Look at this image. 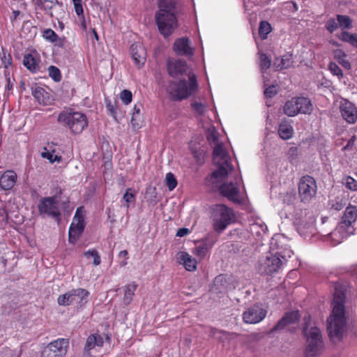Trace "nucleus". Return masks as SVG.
I'll return each mask as SVG.
<instances>
[{"label":"nucleus","mask_w":357,"mask_h":357,"mask_svg":"<svg viewBox=\"0 0 357 357\" xmlns=\"http://www.w3.org/2000/svg\"><path fill=\"white\" fill-rule=\"evenodd\" d=\"M167 70L170 76L177 77L179 75H186L188 80L180 79L179 82H169L167 91L173 100L181 101L187 99L194 94L198 89L195 75L188 68L185 61L180 59H168Z\"/></svg>","instance_id":"1"},{"label":"nucleus","mask_w":357,"mask_h":357,"mask_svg":"<svg viewBox=\"0 0 357 357\" xmlns=\"http://www.w3.org/2000/svg\"><path fill=\"white\" fill-rule=\"evenodd\" d=\"M158 8L155 22L160 34L167 38L178 28L182 5L180 0H158Z\"/></svg>","instance_id":"2"},{"label":"nucleus","mask_w":357,"mask_h":357,"mask_svg":"<svg viewBox=\"0 0 357 357\" xmlns=\"http://www.w3.org/2000/svg\"><path fill=\"white\" fill-rule=\"evenodd\" d=\"M344 299L345 296L342 291H335L332 303L333 310L327 320L328 335L334 342L342 338L346 328Z\"/></svg>","instance_id":"3"},{"label":"nucleus","mask_w":357,"mask_h":357,"mask_svg":"<svg viewBox=\"0 0 357 357\" xmlns=\"http://www.w3.org/2000/svg\"><path fill=\"white\" fill-rule=\"evenodd\" d=\"M211 210L213 228L217 233L220 234L232 222L234 219V212L225 204H215Z\"/></svg>","instance_id":"4"},{"label":"nucleus","mask_w":357,"mask_h":357,"mask_svg":"<svg viewBox=\"0 0 357 357\" xmlns=\"http://www.w3.org/2000/svg\"><path fill=\"white\" fill-rule=\"evenodd\" d=\"M57 121L75 134L81 133L88 126L86 116L78 112H63L59 115Z\"/></svg>","instance_id":"5"},{"label":"nucleus","mask_w":357,"mask_h":357,"mask_svg":"<svg viewBox=\"0 0 357 357\" xmlns=\"http://www.w3.org/2000/svg\"><path fill=\"white\" fill-rule=\"evenodd\" d=\"M213 162L218 166V169L213 172L212 176L214 178L225 177L229 171L233 170V167L230 164V157L225 151L222 144H217L213 149Z\"/></svg>","instance_id":"6"},{"label":"nucleus","mask_w":357,"mask_h":357,"mask_svg":"<svg viewBox=\"0 0 357 357\" xmlns=\"http://www.w3.org/2000/svg\"><path fill=\"white\" fill-rule=\"evenodd\" d=\"M89 292L83 288L73 289L59 296L57 303L59 305L68 306L75 305L77 307H82L87 302Z\"/></svg>","instance_id":"7"},{"label":"nucleus","mask_w":357,"mask_h":357,"mask_svg":"<svg viewBox=\"0 0 357 357\" xmlns=\"http://www.w3.org/2000/svg\"><path fill=\"white\" fill-rule=\"evenodd\" d=\"M312 109L311 101L303 97L291 98L283 107V112L289 116H294L299 113L310 114Z\"/></svg>","instance_id":"8"},{"label":"nucleus","mask_w":357,"mask_h":357,"mask_svg":"<svg viewBox=\"0 0 357 357\" xmlns=\"http://www.w3.org/2000/svg\"><path fill=\"white\" fill-rule=\"evenodd\" d=\"M356 219L357 208L355 206L350 204L347 207L340 224L332 235L335 236L337 233H342L344 236L354 234L356 230L354 225Z\"/></svg>","instance_id":"9"},{"label":"nucleus","mask_w":357,"mask_h":357,"mask_svg":"<svg viewBox=\"0 0 357 357\" xmlns=\"http://www.w3.org/2000/svg\"><path fill=\"white\" fill-rule=\"evenodd\" d=\"M284 266V261L276 254L268 253L258 263L257 270L261 275H271Z\"/></svg>","instance_id":"10"},{"label":"nucleus","mask_w":357,"mask_h":357,"mask_svg":"<svg viewBox=\"0 0 357 357\" xmlns=\"http://www.w3.org/2000/svg\"><path fill=\"white\" fill-rule=\"evenodd\" d=\"M298 195L302 202H310L316 195L317 185L315 179L308 175L301 178L298 183Z\"/></svg>","instance_id":"11"},{"label":"nucleus","mask_w":357,"mask_h":357,"mask_svg":"<svg viewBox=\"0 0 357 357\" xmlns=\"http://www.w3.org/2000/svg\"><path fill=\"white\" fill-rule=\"evenodd\" d=\"M83 208L82 206L77 208L69 229L68 241L72 244H75L77 242L85 227L84 218L82 215Z\"/></svg>","instance_id":"12"},{"label":"nucleus","mask_w":357,"mask_h":357,"mask_svg":"<svg viewBox=\"0 0 357 357\" xmlns=\"http://www.w3.org/2000/svg\"><path fill=\"white\" fill-rule=\"evenodd\" d=\"M68 340L59 338L52 341L43 349L41 357H64L68 347Z\"/></svg>","instance_id":"13"},{"label":"nucleus","mask_w":357,"mask_h":357,"mask_svg":"<svg viewBox=\"0 0 357 357\" xmlns=\"http://www.w3.org/2000/svg\"><path fill=\"white\" fill-rule=\"evenodd\" d=\"M38 211L41 215H47L53 218H59L61 215L56 197H45L40 200L38 204Z\"/></svg>","instance_id":"14"},{"label":"nucleus","mask_w":357,"mask_h":357,"mask_svg":"<svg viewBox=\"0 0 357 357\" xmlns=\"http://www.w3.org/2000/svg\"><path fill=\"white\" fill-rule=\"evenodd\" d=\"M266 315V310L260 305H254L243 313V319L246 324H257L261 321Z\"/></svg>","instance_id":"15"},{"label":"nucleus","mask_w":357,"mask_h":357,"mask_svg":"<svg viewBox=\"0 0 357 357\" xmlns=\"http://www.w3.org/2000/svg\"><path fill=\"white\" fill-rule=\"evenodd\" d=\"M220 193L233 202H238L239 190L237 179L235 183H224L220 187Z\"/></svg>","instance_id":"16"},{"label":"nucleus","mask_w":357,"mask_h":357,"mask_svg":"<svg viewBox=\"0 0 357 357\" xmlns=\"http://www.w3.org/2000/svg\"><path fill=\"white\" fill-rule=\"evenodd\" d=\"M132 58L135 64L139 67L144 66L146 59V52L142 44L135 43L130 47Z\"/></svg>","instance_id":"17"},{"label":"nucleus","mask_w":357,"mask_h":357,"mask_svg":"<svg viewBox=\"0 0 357 357\" xmlns=\"http://www.w3.org/2000/svg\"><path fill=\"white\" fill-rule=\"evenodd\" d=\"M32 3L40 9L44 10L47 15L53 17V10L58 6L62 7V3H59L58 0H32Z\"/></svg>","instance_id":"18"},{"label":"nucleus","mask_w":357,"mask_h":357,"mask_svg":"<svg viewBox=\"0 0 357 357\" xmlns=\"http://www.w3.org/2000/svg\"><path fill=\"white\" fill-rule=\"evenodd\" d=\"M173 49L178 55L191 56L193 54V50L190 46V40L188 38L176 39L174 43Z\"/></svg>","instance_id":"19"},{"label":"nucleus","mask_w":357,"mask_h":357,"mask_svg":"<svg viewBox=\"0 0 357 357\" xmlns=\"http://www.w3.org/2000/svg\"><path fill=\"white\" fill-rule=\"evenodd\" d=\"M324 343L322 339L315 340L310 339L307 341L305 349V357H316L321 354L323 351Z\"/></svg>","instance_id":"20"},{"label":"nucleus","mask_w":357,"mask_h":357,"mask_svg":"<svg viewBox=\"0 0 357 357\" xmlns=\"http://www.w3.org/2000/svg\"><path fill=\"white\" fill-rule=\"evenodd\" d=\"M300 318L298 311H291L287 312L284 316L278 321L277 324L273 328L272 331H278L284 328L287 326L296 323Z\"/></svg>","instance_id":"21"},{"label":"nucleus","mask_w":357,"mask_h":357,"mask_svg":"<svg viewBox=\"0 0 357 357\" xmlns=\"http://www.w3.org/2000/svg\"><path fill=\"white\" fill-rule=\"evenodd\" d=\"M17 174L13 170L6 171L0 177V187L3 190L12 189L17 181Z\"/></svg>","instance_id":"22"},{"label":"nucleus","mask_w":357,"mask_h":357,"mask_svg":"<svg viewBox=\"0 0 357 357\" xmlns=\"http://www.w3.org/2000/svg\"><path fill=\"white\" fill-rule=\"evenodd\" d=\"M32 95L37 102L43 105H50L53 101V98L50 93L40 86L33 88Z\"/></svg>","instance_id":"23"},{"label":"nucleus","mask_w":357,"mask_h":357,"mask_svg":"<svg viewBox=\"0 0 357 357\" xmlns=\"http://www.w3.org/2000/svg\"><path fill=\"white\" fill-rule=\"evenodd\" d=\"M342 117L349 123H354L357 119V110L350 102H345L341 106Z\"/></svg>","instance_id":"24"},{"label":"nucleus","mask_w":357,"mask_h":357,"mask_svg":"<svg viewBox=\"0 0 357 357\" xmlns=\"http://www.w3.org/2000/svg\"><path fill=\"white\" fill-rule=\"evenodd\" d=\"M103 342V338L100 335L96 333L89 335L86 341L83 357H90L89 351L96 347H102Z\"/></svg>","instance_id":"25"},{"label":"nucleus","mask_w":357,"mask_h":357,"mask_svg":"<svg viewBox=\"0 0 357 357\" xmlns=\"http://www.w3.org/2000/svg\"><path fill=\"white\" fill-rule=\"evenodd\" d=\"M179 262L183 264L188 271H193L197 268V261L191 255L185 252H180L178 254Z\"/></svg>","instance_id":"26"},{"label":"nucleus","mask_w":357,"mask_h":357,"mask_svg":"<svg viewBox=\"0 0 357 357\" xmlns=\"http://www.w3.org/2000/svg\"><path fill=\"white\" fill-rule=\"evenodd\" d=\"M294 61L291 54H285L282 58H275L273 66L275 70L279 71L292 66Z\"/></svg>","instance_id":"27"},{"label":"nucleus","mask_w":357,"mask_h":357,"mask_svg":"<svg viewBox=\"0 0 357 357\" xmlns=\"http://www.w3.org/2000/svg\"><path fill=\"white\" fill-rule=\"evenodd\" d=\"M294 129L290 123L284 119L281 121L278 128V135L283 139H289L292 137Z\"/></svg>","instance_id":"28"},{"label":"nucleus","mask_w":357,"mask_h":357,"mask_svg":"<svg viewBox=\"0 0 357 357\" xmlns=\"http://www.w3.org/2000/svg\"><path fill=\"white\" fill-rule=\"evenodd\" d=\"M214 243L215 242L213 241L210 240H205L201 242L195 248L194 253L200 259H203L206 256L209 250L212 248Z\"/></svg>","instance_id":"29"},{"label":"nucleus","mask_w":357,"mask_h":357,"mask_svg":"<svg viewBox=\"0 0 357 357\" xmlns=\"http://www.w3.org/2000/svg\"><path fill=\"white\" fill-rule=\"evenodd\" d=\"M303 333L306 337V340L309 341L310 339L317 340V339H322V335L321 333V331L317 326H311L308 323H305V326L303 328Z\"/></svg>","instance_id":"30"},{"label":"nucleus","mask_w":357,"mask_h":357,"mask_svg":"<svg viewBox=\"0 0 357 357\" xmlns=\"http://www.w3.org/2000/svg\"><path fill=\"white\" fill-rule=\"evenodd\" d=\"M137 287V284L134 282L124 287V296L123 301L125 305H128L130 303Z\"/></svg>","instance_id":"31"},{"label":"nucleus","mask_w":357,"mask_h":357,"mask_svg":"<svg viewBox=\"0 0 357 357\" xmlns=\"http://www.w3.org/2000/svg\"><path fill=\"white\" fill-rule=\"evenodd\" d=\"M259 67L262 73L268 69L271 66V59L265 53L259 52Z\"/></svg>","instance_id":"32"},{"label":"nucleus","mask_w":357,"mask_h":357,"mask_svg":"<svg viewBox=\"0 0 357 357\" xmlns=\"http://www.w3.org/2000/svg\"><path fill=\"white\" fill-rule=\"evenodd\" d=\"M130 121L133 129L136 130L140 128V106L135 105Z\"/></svg>","instance_id":"33"},{"label":"nucleus","mask_w":357,"mask_h":357,"mask_svg":"<svg viewBox=\"0 0 357 357\" xmlns=\"http://www.w3.org/2000/svg\"><path fill=\"white\" fill-rule=\"evenodd\" d=\"M24 65L32 72H36L38 68V65L35 58L30 54H26L24 56L23 59Z\"/></svg>","instance_id":"34"},{"label":"nucleus","mask_w":357,"mask_h":357,"mask_svg":"<svg viewBox=\"0 0 357 357\" xmlns=\"http://www.w3.org/2000/svg\"><path fill=\"white\" fill-rule=\"evenodd\" d=\"M337 21L340 28L342 29H350L352 26V20L349 16L337 15Z\"/></svg>","instance_id":"35"},{"label":"nucleus","mask_w":357,"mask_h":357,"mask_svg":"<svg viewBox=\"0 0 357 357\" xmlns=\"http://www.w3.org/2000/svg\"><path fill=\"white\" fill-rule=\"evenodd\" d=\"M271 31V24L266 21H261L259 24V33L262 39H265Z\"/></svg>","instance_id":"36"},{"label":"nucleus","mask_w":357,"mask_h":357,"mask_svg":"<svg viewBox=\"0 0 357 357\" xmlns=\"http://www.w3.org/2000/svg\"><path fill=\"white\" fill-rule=\"evenodd\" d=\"M340 38L346 42H349L354 46H357V36L355 34H351L347 31H343L340 36Z\"/></svg>","instance_id":"37"},{"label":"nucleus","mask_w":357,"mask_h":357,"mask_svg":"<svg viewBox=\"0 0 357 357\" xmlns=\"http://www.w3.org/2000/svg\"><path fill=\"white\" fill-rule=\"evenodd\" d=\"M136 191L132 188H128L123 196V199L127 203L126 207L128 208L129 203L133 202L135 200Z\"/></svg>","instance_id":"38"},{"label":"nucleus","mask_w":357,"mask_h":357,"mask_svg":"<svg viewBox=\"0 0 357 357\" xmlns=\"http://www.w3.org/2000/svg\"><path fill=\"white\" fill-rule=\"evenodd\" d=\"M165 183L170 191L173 190L177 185V181L174 175L171 172L166 174Z\"/></svg>","instance_id":"39"},{"label":"nucleus","mask_w":357,"mask_h":357,"mask_svg":"<svg viewBox=\"0 0 357 357\" xmlns=\"http://www.w3.org/2000/svg\"><path fill=\"white\" fill-rule=\"evenodd\" d=\"M49 76L55 82H59L61 79V75L59 69L54 66L48 68Z\"/></svg>","instance_id":"40"},{"label":"nucleus","mask_w":357,"mask_h":357,"mask_svg":"<svg viewBox=\"0 0 357 357\" xmlns=\"http://www.w3.org/2000/svg\"><path fill=\"white\" fill-rule=\"evenodd\" d=\"M342 183L351 190H357V182L354 178L351 176H347L344 177L342 178Z\"/></svg>","instance_id":"41"},{"label":"nucleus","mask_w":357,"mask_h":357,"mask_svg":"<svg viewBox=\"0 0 357 357\" xmlns=\"http://www.w3.org/2000/svg\"><path fill=\"white\" fill-rule=\"evenodd\" d=\"M41 155L43 158L49 160L51 163H53L54 162H60L61 160V156L53 155L47 149V148H44V151L41 153Z\"/></svg>","instance_id":"42"},{"label":"nucleus","mask_w":357,"mask_h":357,"mask_svg":"<svg viewBox=\"0 0 357 357\" xmlns=\"http://www.w3.org/2000/svg\"><path fill=\"white\" fill-rule=\"evenodd\" d=\"M84 255L87 258L93 257V264L94 266H98L100 264V257L96 250H89L84 252Z\"/></svg>","instance_id":"43"},{"label":"nucleus","mask_w":357,"mask_h":357,"mask_svg":"<svg viewBox=\"0 0 357 357\" xmlns=\"http://www.w3.org/2000/svg\"><path fill=\"white\" fill-rule=\"evenodd\" d=\"M326 27L330 33L334 32L335 30H337L340 27L337 19V20H335L334 18L329 19L326 22Z\"/></svg>","instance_id":"44"},{"label":"nucleus","mask_w":357,"mask_h":357,"mask_svg":"<svg viewBox=\"0 0 357 357\" xmlns=\"http://www.w3.org/2000/svg\"><path fill=\"white\" fill-rule=\"evenodd\" d=\"M43 36L50 42H55L58 37L56 33L51 29H45L43 33Z\"/></svg>","instance_id":"45"},{"label":"nucleus","mask_w":357,"mask_h":357,"mask_svg":"<svg viewBox=\"0 0 357 357\" xmlns=\"http://www.w3.org/2000/svg\"><path fill=\"white\" fill-rule=\"evenodd\" d=\"M132 93L129 90L124 89L121 92L120 98L126 105H128L132 101Z\"/></svg>","instance_id":"46"},{"label":"nucleus","mask_w":357,"mask_h":357,"mask_svg":"<svg viewBox=\"0 0 357 357\" xmlns=\"http://www.w3.org/2000/svg\"><path fill=\"white\" fill-rule=\"evenodd\" d=\"M328 68L330 71L334 75L337 76L339 79L342 78L343 76V73L340 68L335 63H331L329 64Z\"/></svg>","instance_id":"47"},{"label":"nucleus","mask_w":357,"mask_h":357,"mask_svg":"<svg viewBox=\"0 0 357 357\" xmlns=\"http://www.w3.org/2000/svg\"><path fill=\"white\" fill-rule=\"evenodd\" d=\"M275 254L284 261V265L288 261V259L293 255V252L290 249H285L282 252H277Z\"/></svg>","instance_id":"48"},{"label":"nucleus","mask_w":357,"mask_h":357,"mask_svg":"<svg viewBox=\"0 0 357 357\" xmlns=\"http://www.w3.org/2000/svg\"><path fill=\"white\" fill-rule=\"evenodd\" d=\"M192 109L198 114H203L205 109V105L202 102H193L191 104Z\"/></svg>","instance_id":"49"},{"label":"nucleus","mask_w":357,"mask_h":357,"mask_svg":"<svg viewBox=\"0 0 357 357\" xmlns=\"http://www.w3.org/2000/svg\"><path fill=\"white\" fill-rule=\"evenodd\" d=\"M277 93L275 86L274 85L270 86L265 89L264 95L266 98H272Z\"/></svg>","instance_id":"50"},{"label":"nucleus","mask_w":357,"mask_h":357,"mask_svg":"<svg viewBox=\"0 0 357 357\" xmlns=\"http://www.w3.org/2000/svg\"><path fill=\"white\" fill-rule=\"evenodd\" d=\"M298 155V149L294 146H291L289 148L287 152V156L291 161H293L296 159Z\"/></svg>","instance_id":"51"},{"label":"nucleus","mask_w":357,"mask_h":357,"mask_svg":"<svg viewBox=\"0 0 357 357\" xmlns=\"http://www.w3.org/2000/svg\"><path fill=\"white\" fill-rule=\"evenodd\" d=\"M75 10L78 15L83 14V8L82 5V0H73Z\"/></svg>","instance_id":"52"},{"label":"nucleus","mask_w":357,"mask_h":357,"mask_svg":"<svg viewBox=\"0 0 357 357\" xmlns=\"http://www.w3.org/2000/svg\"><path fill=\"white\" fill-rule=\"evenodd\" d=\"M223 334L226 337H227L229 335V333L226 332V331H220V330H218L216 328H211V330H210V335L211 337H216V335L218 334Z\"/></svg>","instance_id":"53"},{"label":"nucleus","mask_w":357,"mask_h":357,"mask_svg":"<svg viewBox=\"0 0 357 357\" xmlns=\"http://www.w3.org/2000/svg\"><path fill=\"white\" fill-rule=\"evenodd\" d=\"M106 108L107 109V110L109 111V112L114 116L115 117V114H116V107L114 104H112V102L111 101H107V105H106Z\"/></svg>","instance_id":"54"},{"label":"nucleus","mask_w":357,"mask_h":357,"mask_svg":"<svg viewBox=\"0 0 357 357\" xmlns=\"http://www.w3.org/2000/svg\"><path fill=\"white\" fill-rule=\"evenodd\" d=\"M207 139L210 142H216L218 137L216 136L215 131V130L210 131L207 135Z\"/></svg>","instance_id":"55"},{"label":"nucleus","mask_w":357,"mask_h":357,"mask_svg":"<svg viewBox=\"0 0 357 357\" xmlns=\"http://www.w3.org/2000/svg\"><path fill=\"white\" fill-rule=\"evenodd\" d=\"M189 233V229L186 228H180L176 232V236L183 237L186 236Z\"/></svg>","instance_id":"56"},{"label":"nucleus","mask_w":357,"mask_h":357,"mask_svg":"<svg viewBox=\"0 0 357 357\" xmlns=\"http://www.w3.org/2000/svg\"><path fill=\"white\" fill-rule=\"evenodd\" d=\"M344 204L340 202H336L335 204H332V207L335 208V210H341L343 208Z\"/></svg>","instance_id":"57"},{"label":"nucleus","mask_w":357,"mask_h":357,"mask_svg":"<svg viewBox=\"0 0 357 357\" xmlns=\"http://www.w3.org/2000/svg\"><path fill=\"white\" fill-rule=\"evenodd\" d=\"M341 64L342 66L347 68V69H349L350 67H351V65H350V63L348 61H345V60H343L342 62H341Z\"/></svg>","instance_id":"58"},{"label":"nucleus","mask_w":357,"mask_h":357,"mask_svg":"<svg viewBox=\"0 0 357 357\" xmlns=\"http://www.w3.org/2000/svg\"><path fill=\"white\" fill-rule=\"evenodd\" d=\"M149 202L152 205H155L156 203H157V200H156V196L155 195H153V197H151L149 199Z\"/></svg>","instance_id":"59"},{"label":"nucleus","mask_w":357,"mask_h":357,"mask_svg":"<svg viewBox=\"0 0 357 357\" xmlns=\"http://www.w3.org/2000/svg\"><path fill=\"white\" fill-rule=\"evenodd\" d=\"M20 14V12L19 10H14L13 12L12 20H16V19L17 18V17L19 16Z\"/></svg>","instance_id":"60"},{"label":"nucleus","mask_w":357,"mask_h":357,"mask_svg":"<svg viewBox=\"0 0 357 357\" xmlns=\"http://www.w3.org/2000/svg\"><path fill=\"white\" fill-rule=\"evenodd\" d=\"M128 253L127 250H122L119 252V257H127Z\"/></svg>","instance_id":"61"},{"label":"nucleus","mask_w":357,"mask_h":357,"mask_svg":"<svg viewBox=\"0 0 357 357\" xmlns=\"http://www.w3.org/2000/svg\"><path fill=\"white\" fill-rule=\"evenodd\" d=\"M81 26L82 27L83 29H84V30L86 29V25L85 20L84 17H82V20L81 21Z\"/></svg>","instance_id":"62"},{"label":"nucleus","mask_w":357,"mask_h":357,"mask_svg":"<svg viewBox=\"0 0 357 357\" xmlns=\"http://www.w3.org/2000/svg\"><path fill=\"white\" fill-rule=\"evenodd\" d=\"M223 279V277L222 275H218L215 279V283H218L219 282H221Z\"/></svg>","instance_id":"63"},{"label":"nucleus","mask_w":357,"mask_h":357,"mask_svg":"<svg viewBox=\"0 0 357 357\" xmlns=\"http://www.w3.org/2000/svg\"><path fill=\"white\" fill-rule=\"evenodd\" d=\"M155 190H156L155 188H152L150 187L149 188H147V193L149 192H151L152 194H155V195L156 194L155 193Z\"/></svg>","instance_id":"64"}]
</instances>
